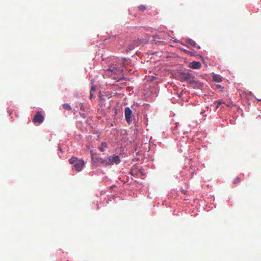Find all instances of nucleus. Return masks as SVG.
I'll use <instances>...</instances> for the list:
<instances>
[{
  "mask_svg": "<svg viewBox=\"0 0 261 261\" xmlns=\"http://www.w3.org/2000/svg\"><path fill=\"white\" fill-rule=\"evenodd\" d=\"M69 163L74 165V169L77 171H81L84 166L85 163L83 160L73 156L69 160Z\"/></svg>",
  "mask_w": 261,
  "mask_h": 261,
  "instance_id": "nucleus-1",
  "label": "nucleus"
},
{
  "mask_svg": "<svg viewBox=\"0 0 261 261\" xmlns=\"http://www.w3.org/2000/svg\"><path fill=\"white\" fill-rule=\"evenodd\" d=\"M170 35L166 32H162L160 34L154 36V40L156 42H164L165 40L169 39Z\"/></svg>",
  "mask_w": 261,
  "mask_h": 261,
  "instance_id": "nucleus-2",
  "label": "nucleus"
},
{
  "mask_svg": "<svg viewBox=\"0 0 261 261\" xmlns=\"http://www.w3.org/2000/svg\"><path fill=\"white\" fill-rule=\"evenodd\" d=\"M125 118L126 122L129 124L131 123L132 111L129 107H126L124 110Z\"/></svg>",
  "mask_w": 261,
  "mask_h": 261,
  "instance_id": "nucleus-3",
  "label": "nucleus"
},
{
  "mask_svg": "<svg viewBox=\"0 0 261 261\" xmlns=\"http://www.w3.org/2000/svg\"><path fill=\"white\" fill-rule=\"evenodd\" d=\"M109 163L110 165L118 164L120 162V157L117 155H113L109 157Z\"/></svg>",
  "mask_w": 261,
  "mask_h": 261,
  "instance_id": "nucleus-4",
  "label": "nucleus"
},
{
  "mask_svg": "<svg viewBox=\"0 0 261 261\" xmlns=\"http://www.w3.org/2000/svg\"><path fill=\"white\" fill-rule=\"evenodd\" d=\"M44 120V116L41 114V112H38L34 116L33 119L34 123H41Z\"/></svg>",
  "mask_w": 261,
  "mask_h": 261,
  "instance_id": "nucleus-5",
  "label": "nucleus"
},
{
  "mask_svg": "<svg viewBox=\"0 0 261 261\" xmlns=\"http://www.w3.org/2000/svg\"><path fill=\"white\" fill-rule=\"evenodd\" d=\"M201 66V64L200 62L193 61L189 63V67L192 69H199Z\"/></svg>",
  "mask_w": 261,
  "mask_h": 261,
  "instance_id": "nucleus-6",
  "label": "nucleus"
},
{
  "mask_svg": "<svg viewBox=\"0 0 261 261\" xmlns=\"http://www.w3.org/2000/svg\"><path fill=\"white\" fill-rule=\"evenodd\" d=\"M180 78L181 81H186L191 78V74L189 73H181Z\"/></svg>",
  "mask_w": 261,
  "mask_h": 261,
  "instance_id": "nucleus-7",
  "label": "nucleus"
},
{
  "mask_svg": "<svg viewBox=\"0 0 261 261\" xmlns=\"http://www.w3.org/2000/svg\"><path fill=\"white\" fill-rule=\"evenodd\" d=\"M107 70L116 73L119 70L118 69L117 65H111L109 66V68Z\"/></svg>",
  "mask_w": 261,
  "mask_h": 261,
  "instance_id": "nucleus-8",
  "label": "nucleus"
},
{
  "mask_svg": "<svg viewBox=\"0 0 261 261\" xmlns=\"http://www.w3.org/2000/svg\"><path fill=\"white\" fill-rule=\"evenodd\" d=\"M98 162L101 164L103 166L107 167L110 165L109 161L105 159L99 158L97 160Z\"/></svg>",
  "mask_w": 261,
  "mask_h": 261,
  "instance_id": "nucleus-9",
  "label": "nucleus"
},
{
  "mask_svg": "<svg viewBox=\"0 0 261 261\" xmlns=\"http://www.w3.org/2000/svg\"><path fill=\"white\" fill-rule=\"evenodd\" d=\"M186 43L192 45V46H194V47H197L198 48H200V46H197L196 45V43L195 42V41H194L193 40L191 39H188L187 41H186Z\"/></svg>",
  "mask_w": 261,
  "mask_h": 261,
  "instance_id": "nucleus-10",
  "label": "nucleus"
},
{
  "mask_svg": "<svg viewBox=\"0 0 261 261\" xmlns=\"http://www.w3.org/2000/svg\"><path fill=\"white\" fill-rule=\"evenodd\" d=\"M107 147V144L106 142H102L101 146L99 147V150L100 151H104L105 148Z\"/></svg>",
  "mask_w": 261,
  "mask_h": 261,
  "instance_id": "nucleus-11",
  "label": "nucleus"
},
{
  "mask_svg": "<svg viewBox=\"0 0 261 261\" xmlns=\"http://www.w3.org/2000/svg\"><path fill=\"white\" fill-rule=\"evenodd\" d=\"M213 80L217 82H221L222 81V77L217 75H214L213 76Z\"/></svg>",
  "mask_w": 261,
  "mask_h": 261,
  "instance_id": "nucleus-12",
  "label": "nucleus"
},
{
  "mask_svg": "<svg viewBox=\"0 0 261 261\" xmlns=\"http://www.w3.org/2000/svg\"><path fill=\"white\" fill-rule=\"evenodd\" d=\"M63 108L65 109H66V110H71V107H70V106L68 104V103H64L63 105Z\"/></svg>",
  "mask_w": 261,
  "mask_h": 261,
  "instance_id": "nucleus-13",
  "label": "nucleus"
},
{
  "mask_svg": "<svg viewBox=\"0 0 261 261\" xmlns=\"http://www.w3.org/2000/svg\"><path fill=\"white\" fill-rule=\"evenodd\" d=\"M138 8L140 11L143 12L146 9V7L144 5H140L138 6Z\"/></svg>",
  "mask_w": 261,
  "mask_h": 261,
  "instance_id": "nucleus-14",
  "label": "nucleus"
},
{
  "mask_svg": "<svg viewBox=\"0 0 261 261\" xmlns=\"http://www.w3.org/2000/svg\"><path fill=\"white\" fill-rule=\"evenodd\" d=\"M241 181V178L240 177H237L233 180V182L235 184L239 183Z\"/></svg>",
  "mask_w": 261,
  "mask_h": 261,
  "instance_id": "nucleus-15",
  "label": "nucleus"
},
{
  "mask_svg": "<svg viewBox=\"0 0 261 261\" xmlns=\"http://www.w3.org/2000/svg\"><path fill=\"white\" fill-rule=\"evenodd\" d=\"M80 108L81 110H82V111H85L86 110V108L85 107V106H84V105L83 103L80 104Z\"/></svg>",
  "mask_w": 261,
  "mask_h": 261,
  "instance_id": "nucleus-16",
  "label": "nucleus"
},
{
  "mask_svg": "<svg viewBox=\"0 0 261 261\" xmlns=\"http://www.w3.org/2000/svg\"><path fill=\"white\" fill-rule=\"evenodd\" d=\"M94 97V95L91 91L90 93V98L91 99Z\"/></svg>",
  "mask_w": 261,
  "mask_h": 261,
  "instance_id": "nucleus-17",
  "label": "nucleus"
},
{
  "mask_svg": "<svg viewBox=\"0 0 261 261\" xmlns=\"http://www.w3.org/2000/svg\"><path fill=\"white\" fill-rule=\"evenodd\" d=\"M95 90V87L94 86H92L90 91L92 92Z\"/></svg>",
  "mask_w": 261,
  "mask_h": 261,
  "instance_id": "nucleus-18",
  "label": "nucleus"
},
{
  "mask_svg": "<svg viewBox=\"0 0 261 261\" xmlns=\"http://www.w3.org/2000/svg\"><path fill=\"white\" fill-rule=\"evenodd\" d=\"M80 115L83 118H85L86 117V115L84 113H80Z\"/></svg>",
  "mask_w": 261,
  "mask_h": 261,
  "instance_id": "nucleus-19",
  "label": "nucleus"
},
{
  "mask_svg": "<svg viewBox=\"0 0 261 261\" xmlns=\"http://www.w3.org/2000/svg\"><path fill=\"white\" fill-rule=\"evenodd\" d=\"M258 100L261 101V99H260V98H258Z\"/></svg>",
  "mask_w": 261,
  "mask_h": 261,
  "instance_id": "nucleus-20",
  "label": "nucleus"
},
{
  "mask_svg": "<svg viewBox=\"0 0 261 261\" xmlns=\"http://www.w3.org/2000/svg\"><path fill=\"white\" fill-rule=\"evenodd\" d=\"M258 100L261 101V99H260V98H258Z\"/></svg>",
  "mask_w": 261,
  "mask_h": 261,
  "instance_id": "nucleus-21",
  "label": "nucleus"
}]
</instances>
